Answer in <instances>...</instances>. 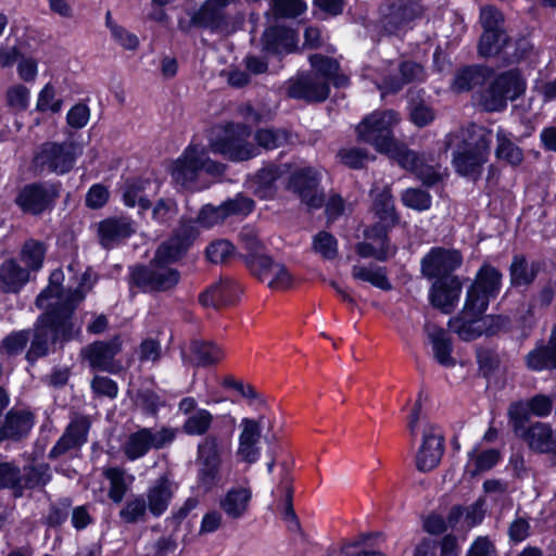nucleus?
Returning a JSON list of instances; mask_svg holds the SVG:
<instances>
[{
	"instance_id": "obj_1",
	"label": "nucleus",
	"mask_w": 556,
	"mask_h": 556,
	"mask_svg": "<svg viewBox=\"0 0 556 556\" xmlns=\"http://www.w3.org/2000/svg\"><path fill=\"white\" fill-rule=\"evenodd\" d=\"M63 279L62 270L52 271L48 287L37 296L38 307L45 309L46 313L36 325L34 339L27 353L29 361L43 356L48 352L50 343L65 341L79 333L80 326L72 319V314L92 286L91 274L85 271L79 286L67 292L61 289Z\"/></svg>"
},
{
	"instance_id": "obj_2",
	"label": "nucleus",
	"mask_w": 556,
	"mask_h": 556,
	"mask_svg": "<svg viewBox=\"0 0 556 556\" xmlns=\"http://www.w3.org/2000/svg\"><path fill=\"white\" fill-rule=\"evenodd\" d=\"M502 274L491 265H483L467 291L462 313L451 318L450 329L464 341H471L489 333L490 316H483L489 302L501 289Z\"/></svg>"
},
{
	"instance_id": "obj_3",
	"label": "nucleus",
	"mask_w": 556,
	"mask_h": 556,
	"mask_svg": "<svg viewBox=\"0 0 556 556\" xmlns=\"http://www.w3.org/2000/svg\"><path fill=\"white\" fill-rule=\"evenodd\" d=\"M195 233L197 230L193 229L185 240L174 236L163 243L149 266H139L131 270L132 282L143 291H166L174 288L179 282L180 274L170 264L185 254Z\"/></svg>"
},
{
	"instance_id": "obj_4",
	"label": "nucleus",
	"mask_w": 556,
	"mask_h": 556,
	"mask_svg": "<svg viewBox=\"0 0 556 556\" xmlns=\"http://www.w3.org/2000/svg\"><path fill=\"white\" fill-rule=\"evenodd\" d=\"M224 170V164L211 160L204 147L190 144L174 163L172 177L181 188L195 191L207 188Z\"/></svg>"
},
{
	"instance_id": "obj_5",
	"label": "nucleus",
	"mask_w": 556,
	"mask_h": 556,
	"mask_svg": "<svg viewBox=\"0 0 556 556\" xmlns=\"http://www.w3.org/2000/svg\"><path fill=\"white\" fill-rule=\"evenodd\" d=\"M314 70L312 74L300 75L290 80L289 96L308 101H323L329 94V83L337 87L344 86L348 78L338 73L337 61L319 54L309 58Z\"/></svg>"
},
{
	"instance_id": "obj_6",
	"label": "nucleus",
	"mask_w": 556,
	"mask_h": 556,
	"mask_svg": "<svg viewBox=\"0 0 556 556\" xmlns=\"http://www.w3.org/2000/svg\"><path fill=\"white\" fill-rule=\"evenodd\" d=\"M459 139L464 141V147L454 152V167L462 176L476 179L488 161L490 132L482 127L471 126L459 134L448 135L446 146L452 147Z\"/></svg>"
},
{
	"instance_id": "obj_7",
	"label": "nucleus",
	"mask_w": 556,
	"mask_h": 556,
	"mask_svg": "<svg viewBox=\"0 0 556 556\" xmlns=\"http://www.w3.org/2000/svg\"><path fill=\"white\" fill-rule=\"evenodd\" d=\"M253 200L242 194H237L233 199L225 201L219 206L207 204L201 208L195 220L182 218L175 237L185 240L194 229L197 233L191 239L192 241L199 235L200 228H212L222 224L230 215H248L253 211Z\"/></svg>"
},
{
	"instance_id": "obj_8",
	"label": "nucleus",
	"mask_w": 556,
	"mask_h": 556,
	"mask_svg": "<svg viewBox=\"0 0 556 556\" xmlns=\"http://www.w3.org/2000/svg\"><path fill=\"white\" fill-rule=\"evenodd\" d=\"M400 118L394 111H375L366 116L356 127L361 141L371 144L378 152L394 150L393 127Z\"/></svg>"
},
{
	"instance_id": "obj_9",
	"label": "nucleus",
	"mask_w": 556,
	"mask_h": 556,
	"mask_svg": "<svg viewBox=\"0 0 556 556\" xmlns=\"http://www.w3.org/2000/svg\"><path fill=\"white\" fill-rule=\"evenodd\" d=\"M250 135L248 126L228 124L222 136L211 139V151L236 162L252 159L258 154V147L248 141Z\"/></svg>"
},
{
	"instance_id": "obj_10",
	"label": "nucleus",
	"mask_w": 556,
	"mask_h": 556,
	"mask_svg": "<svg viewBox=\"0 0 556 556\" xmlns=\"http://www.w3.org/2000/svg\"><path fill=\"white\" fill-rule=\"evenodd\" d=\"M526 90V81L518 71L497 75L482 92L480 104L485 111L495 112L506 108L508 101L518 98Z\"/></svg>"
},
{
	"instance_id": "obj_11",
	"label": "nucleus",
	"mask_w": 556,
	"mask_h": 556,
	"mask_svg": "<svg viewBox=\"0 0 556 556\" xmlns=\"http://www.w3.org/2000/svg\"><path fill=\"white\" fill-rule=\"evenodd\" d=\"M81 154V148L74 142H47L35 157L36 166L59 175L68 173Z\"/></svg>"
},
{
	"instance_id": "obj_12",
	"label": "nucleus",
	"mask_w": 556,
	"mask_h": 556,
	"mask_svg": "<svg viewBox=\"0 0 556 556\" xmlns=\"http://www.w3.org/2000/svg\"><path fill=\"white\" fill-rule=\"evenodd\" d=\"M177 430L163 427L161 429L142 428L130 433L124 444L123 452L130 460L143 457L151 448H163L176 438Z\"/></svg>"
},
{
	"instance_id": "obj_13",
	"label": "nucleus",
	"mask_w": 556,
	"mask_h": 556,
	"mask_svg": "<svg viewBox=\"0 0 556 556\" xmlns=\"http://www.w3.org/2000/svg\"><path fill=\"white\" fill-rule=\"evenodd\" d=\"M444 451V437L441 428L425 421L421 428V443L415 456L419 471H430L441 462Z\"/></svg>"
},
{
	"instance_id": "obj_14",
	"label": "nucleus",
	"mask_w": 556,
	"mask_h": 556,
	"mask_svg": "<svg viewBox=\"0 0 556 556\" xmlns=\"http://www.w3.org/2000/svg\"><path fill=\"white\" fill-rule=\"evenodd\" d=\"M271 427V422L265 416L258 420L243 418L240 422L238 437L237 458L239 462L252 465L261 458V431L262 427Z\"/></svg>"
},
{
	"instance_id": "obj_15",
	"label": "nucleus",
	"mask_w": 556,
	"mask_h": 556,
	"mask_svg": "<svg viewBox=\"0 0 556 556\" xmlns=\"http://www.w3.org/2000/svg\"><path fill=\"white\" fill-rule=\"evenodd\" d=\"M216 434L230 438L235 432L237 420L231 414L214 416L204 408H198L187 417L182 425V430L189 435H203L212 427Z\"/></svg>"
},
{
	"instance_id": "obj_16",
	"label": "nucleus",
	"mask_w": 556,
	"mask_h": 556,
	"mask_svg": "<svg viewBox=\"0 0 556 556\" xmlns=\"http://www.w3.org/2000/svg\"><path fill=\"white\" fill-rule=\"evenodd\" d=\"M198 479L205 489H211L218 480L222 464V452L216 435H207L198 445Z\"/></svg>"
},
{
	"instance_id": "obj_17",
	"label": "nucleus",
	"mask_w": 556,
	"mask_h": 556,
	"mask_svg": "<svg viewBox=\"0 0 556 556\" xmlns=\"http://www.w3.org/2000/svg\"><path fill=\"white\" fill-rule=\"evenodd\" d=\"M463 262L460 253L456 250L433 248L421 260V273L425 277L444 278L457 269Z\"/></svg>"
},
{
	"instance_id": "obj_18",
	"label": "nucleus",
	"mask_w": 556,
	"mask_h": 556,
	"mask_svg": "<svg viewBox=\"0 0 556 556\" xmlns=\"http://www.w3.org/2000/svg\"><path fill=\"white\" fill-rule=\"evenodd\" d=\"M384 154L394 159L403 168L415 173L427 186L434 185L441 178V174L433 166L426 165L422 157L397 141L394 142V150Z\"/></svg>"
},
{
	"instance_id": "obj_19",
	"label": "nucleus",
	"mask_w": 556,
	"mask_h": 556,
	"mask_svg": "<svg viewBox=\"0 0 556 556\" xmlns=\"http://www.w3.org/2000/svg\"><path fill=\"white\" fill-rule=\"evenodd\" d=\"M251 270L271 289L285 290L293 282V276L285 265L275 263L265 255L253 257Z\"/></svg>"
},
{
	"instance_id": "obj_20",
	"label": "nucleus",
	"mask_w": 556,
	"mask_h": 556,
	"mask_svg": "<svg viewBox=\"0 0 556 556\" xmlns=\"http://www.w3.org/2000/svg\"><path fill=\"white\" fill-rule=\"evenodd\" d=\"M319 180V172L305 167L292 173L288 188L296 192L309 207H319L323 203V198L317 190Z\"/></svg>"
},
{
	"instance_id": "obj_21",
	"label": "nucleus",
	"mask_w": 556,
	"mask_h": 556,
	"mask_svg": "<svg viewBox=\"0 0 556 556\" xmlns=\"http://www.w3.org/2000/svg\"><path fill=\"white\" fill-rule=\"evenodd\" d=\"M462 282L457 276L438 279L431 287L429 299L431 304L443 313H451L459 301Z\"/></svg>"
},
{
	"instance_id": "obj_22",
	"label": "nucleus",
	"mask_w": 556,
	"mask_h": 556,
	"mask_svg": "<svg viewBox=\"0 0 556 556\" xmlns=\"http://www.w3.org/2000/svg\"><path fill=\"white\" fill-rule=\"evenodd\" d=\"M58 192V187L51 184L29 185L21 190L16 203L24 212L38 214L48 206Z\"/></svg>"
},
{
	"instance_id": "obj_23",
	"label": "nucleus",
	"mask_w": 556,
	"mask_h": 556,
	"mask_svg": "<svg viewBox=\"0 0 556 556\" xmlns=\"http://www.w3.org/2000/svg\"><path fill=\"white\" fill-rule=\"evenodd\" d=\"M388 227L376 225L365 231L364 241L357 245V253L362 257H374L386 261L395 253L387 238Z\"/></svg>"
},
{
	"instance_id": "obj_24",
	"label": "nucleus",
	"mask_w": 556,
	"mask_h": 556,
	"mask_svg": "<svg viewBox=\"0 0 556 556\" xmlns=\"http://www.w3.org/2000/svg\"><path fill=\"white\" fill-rule=\"evenodd\" d=\"M177 485L166 476L155 480L147 490V505L154 517L162 516L168 508Z\"/></svg>"
},
{
	"instance_id": "obj_25",
	"label": "nucleus",
	"mask_w": 556,
	"mask_h": 556,
	"mask_svg": "<svg viewBox=\"0 0 556 556\" xmlns=\"http://www.w3.org/2000/svg\"><path fill=\"white\" fill-rule=\"evenodd\" d=\"M122 343L118 338L109 342H96L83 350L84 357L94 369L114 371V356L121 351Z\"/></svg>"
},
{
	"instance_id": "obj_26",
	"label": "nucleus",
	"mask_w": 556,
	"mask_h": 556,
	"mask_svg": "<svg viewBox=\"0 0 556 556\" xmlns=\"http://www.w3.org/2000/svg\"><path fill=\"white\" fill-rule=\"evenodd\" d=\"M484 506V498L477 500L468 507L454 506L448 514V525L451 529L468 531L472 527L481 523L485 514Z\"/></svg>"
},
{
	"instance_id": "obj_27",
	"label": "nucleus",
	"mask_w": 556,
	"mask_h": 556,
	"mask_svg": "<svg viewBox=\"0 0 556 556\" xmlns=\"http://www.w3.org/2000/svg\"><path fill=\"white\" fill-rule=\"evenodd\" d=\"M288 172V167L270 165L262 168L249 181V189L260 199H270L276 192V181Z\"/></svg>"
},
{
	"instance_id": "obj_28",
	"label": "nucleus",
	"mask_w": 556,
	"mask_h": 556,
	"mask_svg": "<svg viewBox=\"0 0 556 556\" xmlns=\"http://www.w3.org/2000/svg\"><path fill=\"white\" fill-rule=\"evenodd\" d=\"M136 231L135 224L126 217L108 218L99 225L101 244L112 248L119 241L129 238Z\"/></svg>"
},
{
	"instance_id": "obj_29",
	"label": "nucleus",
	"mask_w": 556,
	"mask_h": 556,
	"mask_svg": "<svg viewBox=\"0 0 556 556\" xmlns=\"http://www.w3.org/2000/svg\"><path fill=\"white\" fill-rule=\"evenodd\" d=\"M480 22L483 27V33L479 42V53L490 54L494 52L495 46L490 45V39L496 34H505L503 29V14L493 7H485L481 9Z\"/></svg>"
},
{
	"instance_id": "obj_30",
	"label": "nucleus",
	"mask_w": 556,
	"mask_h": 556,
	"mask_svg": "<svg viewBox=\"0 0 556 556\" xmlns=\"http://www.w3.org/2000/svg\"><path fill=\"white\" fill-rule=\"evenodd\" d=\"M238 294V285L231 279H220L200 294L199 301L205 307L218 308L232 303Z\"/></svg>"
},
{
	"instance_id": "obj_31",
	"label": "nucleus",
	"mask_w": 556,
	"mask_h": 556,
	"mask_svg": "<svg viewBox=\"0 0 556 556\" xmlns=\"http://www.w3.org/2000/svg\"><path fill=\"white\" fill-rule=\"evenodd\" d=\"M529 447L538 453H549L556 450V429L546 422L531 425L522 434Z\"/></svg>"
},
{
	"instance_id": "obj_32",
	"label": "nucleus",
	"mask_w": 556,
	"mask_h": 556,
	"mask_svg": "<svg viewBox=\"0 0 556 556\" xmlns=\"http://www.w3.org/2000/svg\"><path fill=\"white\" fill-rule=\"evenodd\" d=\"M296 35L285 27H271L265 30L263 36L264 50L271 53H290L296 47Z\"/></svg>"
},
{
	"instance_id": "obj_33",
	"label": "nucleus",
	"mask_w": 556,
	"mask_h": 556,
	"mask_svg": "<svg viewBox=\"0 0 556 556\" xmlns=\"http://www.w3.org/2000/svg\"><path fill=\"white\" fill-rule=\"evenodd\" d=\"M157 185L148 179H137L127 181L123 190V200L125 205L129 207L138 206L140 211L150 207L149 192L155 193Z\"/></svg>"
},
{
	"instance_id": "obj_34",
	"label": "nucleus",
	"mask_w": 556,
	"mask_h": 556,
	"mask_svg": "<svg viewBox=\"0 0 556 556\" xmlns=\"http://www.w3.org/2000/svg\"><path fill=\"white\" fill-rule=\"evenodd\" d=\"M34 426L31 413L24 409H12L7 416L3 426L0 428V440L20 439L26 435Z\"/></svg>"
},
{
	"instance_id": "obj_35",
	"label": "nucleus",
	"mask_w": 556,
	"mask_h": 556,
	"mask_svg": "<svg viewBox=\"0 0 556 556\" xmlns=\"http://www.w3.org/2000/svg\"><path fill=\"white\" fill-rule=\"evenodd\" d=\"M526 362L531 370L556 369V326L552 331L548 344L538 345L529 352Z\"/></svg>"
},
{
	"instance_id": "obj_36",
	"label": "nucleus",
	"mask_w": 556,
	"mask_h": 556,
	"mask_svg": "<svg viewBox=\"0 0 556 556\" xmlns=\"http://www.w3.org/2000/svg\"><path fill=\"white\" fill-rule=\"evenodd\" d=\"M88 422L85 419H76L70 424L66 432L56 442L50 452L51 457H56L67 450L80 446L87 440Z\"/></svg>"
},
{
	"instance_id": "obj_37",
	"label": "nucleus",
	"mask_w": 556,
	"mask_h": 556,
	"mask_svg": "<svg viewBox=\"0 0 556 556\" xmlns=\"http://www.w3.org/2000/svg\"><path fill=\"white\" fill-rule=\"evenodd\" d=\"M500 459L501 454L497 450H482L478 444L468 453L465 470L473 477L492 469Z\"/></svg>"
},
{
	"instance_id": "obj_38",
	"label": "nucleus",
	"mask_w": 556,
	"mask_h": 556,
	"mask_svg": "<svg viewBox=\"0 0 556 556\" xmlns=\"http://www.w3.org/2000/svg\"><path fill=\"white\" fill-rule=\"evenodd\" d=\"M251 497L252 492L249 488H232L220 500V507L230 518H240L248 511Z\"/></svg>"
},
{
	"instance_id": "obj_39",
	"label": "nucleus",
	"mask_w": 556,
	"mask_h": 556,
	"mask_svg": "<svg viewBox=\"0 0 556 556\" xmlns=\"http://www.w3.org/2000/svg\"><path fill=\"white\" fill-rule=\"evenodd\" d=\"M28 280V270L22 268L14 260L5 261L0 265V290L17 292Z\"/></svg>"
},
{
	"instance_id": "obj_40",
	"label": "nucleus",
	"mask_w": 556,
	"mask_h": 556,
	"mask_svg": "<svg viewBox=\"0 0 556 556\" xmlns=\"http://www.w3.org/2000/svg\"><path fill=\"white\" fill-rule=\"evenodd\" d=\"M374 197V212L378 218V225L383 227H391L397 222L395 213L394 201L389 188H384L378 192L372 190Z\"/></svg>"
},
{
	"instance_id": "obj_41",
	"label": "nucleus",
	"mask_w": 556,
	"mask_h": 556,
	"mask_svg": "<svg viewBox=\"0 0 556 556\" xmlns=\"http://www.w3.org/2000/svg\"><path fill=\"white\" fill-rule=\"evenodd\" d=\"M490 75V71L482 66H468L459 70L452 83V89L464 92L482 85Z\"/></svg>"
},
{
	"instance_id": "obj_42",
	"label": "nucleus",
	"mask_w": 556,
	"mask_h": 556,
	"mask_svg": "<svg viewBox=\"0 0 556 556\" xmlns=\"http://www.w3.org/2000/svg\"><path fill=\"white\" fill-rule=\"evenodd\" d=\"M428 336L432 345L433 356L444 367H453L456 362L452 356V342L443 329L431 328Z\"/></svg>"
},
{
	"instance_id": "obj_43",
	"label": "nucleus",
	"mask_w": 556,
	"mask_h": 556,
	"mask_svg": "<svg viewBox=\"0 0 556 556\" xmlns=\"http://www.w3.org/2000/svg\"><path fill=\"white\" fill-rule=\"evenodd\" d=\"M104 476L110 482L109 497L116 504L121 503L131 486L135 477L117 467L108 468Z\"/></svg>"
},
{
	"instance_id": "obj_44",
	"label": "nucleus",
	"mask_w": 556,
	"mask_h": 556,
	"mask_svg": "<svg viewBox=\"0 0 556 556\" xmlns=\"http://www.w3.org/2000/svg\"><path fill=\"white\" fill-rule=\"evenodd\" d=\"M538 271V263L529 262L522 255H516L509 268L511 285L516 287L528 286L534 280Z\"/></svg>"
},
{
	"instance_id": "obj_45",
	"label": "nucleus",
	"mask_w": 556,
	"mask_h": 556,
	"mask_svg": "<svg viewBox=\"0 0 556 556\" xmlns=\"http://www.w3.org/2000/svg\"><path fill=\"white\" fill-rule=\"evenodd\" d=\"M402 80L386 78L382 81H376L378 89L382 91V96L387 92H395L402 88L404 83L424 78V70L419 64L413 62H404L401 65Z\"/></svg>"
},
{
	"instance_id": "obj_46",
	"label": "nucleus",
	"mask_w": 556,
	"mask_h": 556,
	"mask_svg": "<svg viewBox=\"0 0 556 556\" xmlns=\"http://www.w3.org/2000/svg\"><path fill=\"white\" fill-rule=\"evenodd\" d=\"M191 359L197 366H210L224 358L225 353L213 342L194 341L191 346Z\"/></svg>"
},
{
	"instance_id": "obj_47",
	"label": "nucleus",
	"mask_w": 556,
	"mask_h": 556,
	"mask_svg": "<svg viewBox=\"0 0 556 556\" xmlns=\"http://www.w3.org/2000/svg\"><path fill=\"white\" fill-rule=\"evenodd\" d=\"M496 140L497 147L495 154L497 159L504 160L511 165H519L522 162V151L511 141L510 134L498 128L496 132Z\"/></svg>"
},
{
	"instance_id": "obj_48",
	"label": "nucleus",
	"mask_w": 556,
	"mask_h": 556,
	"mask_svg": "<svg viewBox=\"0 0 556 556\" xmlns=\"http://www.w3.org/2000/svg\"><path fill=\"white\" fill-rule=\"evenodd\" d=\"M21 492L24 489H34L46 485L51 479L50 467L47 464H36L25 468L21 476Z\"/></svg>"
},
{
	"instance_id": "obj_49",
	"label": "nucleus",
	"mask_w": 556,
	"mask_h": 556,
	"mask_svg": "<svg viewBox=\"0 0 556 556\" xmlns=\"http://www.w3.org/2000/svg\"><path fill=\"white\" fill-rule=\"evenodd\" d=\"M352 276L355 279L367 281L372 286L382 289H391V285L386 276L382 267L377 266H354L352 269Z\"/></svg>"
},
{
	"instance_id": "obj_50",
	"label": "nucleus",
	"mask_w": 556,
	"mask_h": 556,
	"mask_svg": "<svg viewBox=\"0 0 556 556\" xmlns=\"http://www.w3.org/2000/svg\"><path fill=\"white\" fill-rule=\"evenodd\" d=\"M43 258L45 247L42 243L29 240L24 244L21 253V260L27 266L25 269L28 270L29 274L31 270L36 271L41 268Z\"/></svg>"
},
{
	"instance_id": "obj_51",
	"label": "nucleus",
	"mask_w": 556,
	"mask_h": 556,
	"mask_svg": "<svg viewBox=\"0 0 556 556\" xmlns=\"http://www.w3.org/2000/svg\"><path fill=\"white\" fill-rule=\"evenodd\" d=\"M148 505L142 495L128 500L119 511V517L128 523L143 521L147 515Z\"/></svg>"
},
{
	"instance_id": "obj_52",
	"label": "nucleus",
	"mask_w": 556,
	"mask_h": 556,
	"mask_svg": "<svg viewBox=\"0 0 556 556\" xmlns=\"http://www.w3.org/2000/svg\"><path fill=\"white\" fill-rule=\"evenodd\" d=\"M5 99L11 110L25 111L29 105L30 90L22 84H15L8 88Z\"/></svg>"
},
{
	"instance_id": "obj_53",
	"label": "nucleus",
	"mask_w": 556,
	"mask_h": 556,
	"mask_svg": "<svg viewBox=\"0 0 556 556\" xmlns=\"http://www.w3.org/2000/svg\"><path fill=\"white\" fill-rule=\"evenodd\" d=\"M63 105L62 99L56 97L55 88L48 83L38 93L36 109L40 112L58 113Z\"/></svg>"
},
{
	"instance_id": "obj_54",
	"label": "nucleus",
	"mask_w": 556,
	"mask_h": 556,
	"mask_svg": "<svg viewBox=\"0 0 556 556\" xmlns=\"http://www.w3.org/2000/svg\"><path fill=\"white\" fill-rule=\"evenodd\" d=\"M402 202L405 206L416 210L426 211L431 206V195L421 189L408 188L401 195Z\"/></svg>"
},
{
	"instance_id": "obj_55",
	"label": "nucleus",
	"mask_w": 556,
	"mask_h": 556,
	"mask_svg": "<svg viewBox=\"0 0 556 556\" xmlns=\"http://www.w3.org/2000/svg\"><path fill=\"white\" fill-rule=\"evenodd\" d=\"M255 140L256 147L273 150L288 142L289 135L282 129H260L255 134Z\"/></svg>"
},
{
	"instance_id": "obj_56",
	"label": "nucleus",
	"mask_w": 556,
	"mask_h": 556,
	"mask_svg": "<svg viewBox=\"0 0 556 556\" xmlns=\"http://www.w3.org/2000/svg\"><path fill=\"white\" fill-rule=\"evenodd\" d=\"M276 492H280L281 495L283 496L282 514L285 516V519L290 522V529L295 530L299 527V523L296 521L295 514L291 505L290 480L287 476L282 478L280 485L277 488Z\"/></svg>"
},
{
	"instance_id": "obj_57",
	"label": "nucleus",
	"mask_w": 556,
	"mask_h": 556,
	"mask_svg": "<svg viewBox=\"0 0 556 556\" xmlns=\"http://www.w3.org/2000/svg\"><path fill=\"white\" fill-rule=\"evenodd\" d=\"M235 248L228 240H216L206 248V256L212 263H223L233 254Z\"/></svg>"
},
{
	"instance_id": "obj_58",
	"label": "nucleus",
	"mask_w": 556,
	"mask_h": 556,
	"mask_svg": "<svg viewBox=\"0 0 556 556\" xmlns=\"http://www.w3.org/2000/svg\"><path fill=\"white\" fill-rule=\"evenodd\" d=\"M555 395L536 394L527 402L528 410L536 417H546L552 413Z\"/></svg>"
},
{
	"instance_id": "obj_59",
	"label": "nucleus",
	"mask_w": 556,
	"mask_h": 556,
	"mask_svg": "<svg viewBox=\"0 0 556 556\" xmlns=\"http://www.w3.org/2000/svg\"><path fill=\"white\" fill-rule=\"evenodd\" d=\"M21 475L16 467L11 464L0 465V488H11L17 495H21Z\"/></svg>"
},
{
	"instance_id": "obj_60",
	"label": "nucleus",
	"mask_w": 556,
	"mask_h": 556,
	"mask_svg": "<svg viewBox=\"0 0 556 556\" xmlns=\"http://www.w3.org/2000/svg\"><path fill=\"white\" fill-rule=\"evenodd\" d=\"M177 203L173 199H160L152 210V217L157 223L164 224L177 215Z\"/></svg>"
},
{
	"instance_id": "obj_61",
	"label": "nucleus",
	"mask_w": 556,
	"mask_h": 556,
	"mask_svg": "<svg viewBox=\"0 0 556 556\" xmlns=\"http://www.w3.org/2000/svg\"><path fill=\"white\" fill-rule=\"evenodd\" d=\"M28 340L27 331H15L3 339L1 348L7 354L14 355L24 350Z\"/></svg>"
},
{
	"instance_id": "obj_62",
	"label": "nucleus",
	"mask_w": 556,
	"mask_h": 556,
	"mask_svg": "<svg viewBox=\"0 0 556 556\" xmlns=\"http://www.w3.org/2000/svg\"><path fill=\"white\" fill-rule=\"evenodd\" d=\"M314 249L326 258H332L337 254V240L328 232L321 231L314 238Z\"/></svg>"
},
{
	"instance_id": "obj_63",
	"label": "nucleus",
	"mask_w": 556,
	"mask_h": 556,
	"mask_svg": "<svg viewBox=\"0 0 556 556\" xmlns=\"http://www.w3.org/2000/svg\"><path fill=\"white\" fill-rule=\"evenodd\" d=\"M343 164L352 168H361L369 160L368 153L362 148H348L339 152Z\"/></svg>"
},
{
	"instance_id": "obj_64",
	"label": "nucleus",
	"mask_w": 556,
	"mask_h": 556,
	"mask_svg": "<svg viewBox=\"0 0 556 556\" xmlns=\"http://www.w3.org/2000/svg\"><path fill=\"white\" fill-rule=\"evenodd\" d=\"M276 13L280 16L294 17L306 10L304 0H273Z\"/></svg>"
}]
</instances>
